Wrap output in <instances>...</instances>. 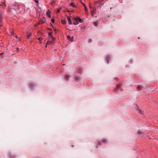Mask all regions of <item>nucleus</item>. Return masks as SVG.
<instances>
[{
	"instance_id": "obj_19",
	"label": "nucleus",
	"mask_w": 158,
	"mask_h": 158,
	"mask_svg": "<svg viewBox=\"0 0 158 158\" xmlns=\"http://www.w3.org/2000/svg\"><path fill=\"white\" fill-rule=\"evenodd\" d=\"M94 26H96V27L98 26V24L96 22H94Z\"/></svg>"
},
{
	"instance_id": "obj_33",
	"label": "nucleus",
	"mask_w": 158,
	"mask_h": 158,
	"mask_svg": "<svg viewBox=\"0 0 158 158\" xmlns=\"http://www.w3.org/2000/svg\"><path fill=\"white\" fill-rule=\"evenodd\" d=\"M15 37L16 38H18L17 36L16 35V36H15Z\"/></svg>"
},
{
	"instance_id": "obj_12",
	"label": "nucleus",
	"mask_w": 158,
	"mask_h": 158,
	"mask_svg": "<svg viewBox=\"0 0 158 158\" xmlns=\"http://www.w3.org/2000/svg\"><path fill=\"white\" fill-rule=\"evenodd\" d=\"M29 86L31 88H32L34 87V85L33 84L31 83L29 84Z\"/></svg>"
},
{
	"instance_id": "obj_18",
	"label": "nucleus",
	"mask_w": 158,
	"mask_h": 158,
	"mask_svg": "<svg viewBox=\"0 0 158 158\" xmlns=\"http://www.w3.org/2000/svg\"><path fill=\"white\" fill-rule=\"evenodd\" d=\"M139 112L141 114H142L143 113V111L141 110H139Z\"/></svg>"
},
{
	"instance_id": "obj_11",
	"label": "nucleus",
	"mask_w": 158,
	"mask_h": 158,
	"mask_svg": "<svg viewBox=\"0 0 158 158\" xmlns=\"http://www.w3.org/2000/svg\"><path fill=\"white\" fill-rule=\"evenodd\" d=\"M6 6V5L4 2H1L0 3V6Z\"/></svg>"
},
{
	"instance_id": "obj_13",
	"label": "nucleus",
	"mask_w": 158,
	"mask_h": 158,
	"mask_svg": "<svg viewBox=\"0 0 158 158\" xmlns=\"http://www.w3.org/2000/svg\"><path fill=\"white\" fill-rule=\"evenodd\" d=\"M52 42H50V41H48L47 43V44H46V47H47V45H49V44H52Z\"/></svg>"
},
{
	"instance_id": "obj_17",
	"label": "nucleus",
	"mask_w": 158,
	"mask_h": 158,
	"mask_svg": "<svg viewBox=\"0 0 158 158\" xmlns=\"http://www.w3.org/2000/svg\"><path fill=\"white\" fill-rule=\"evenodd\" d=\"M48 35H49V36H50L51 38L53 36L52 35V32H49L48 33Z\"/></svg>"
},
{
	"instance_id": "obj_25",
	"label": "nucleus",
	"mask_w": 158,
	"mask_h": 158,
	"mask_svg": "<svg viewBox=\"0 0 158 158\" xmlns=\"http://www.w3.org/2000/svg\"><path fill=\"white\" fill-rule=\"evenodd\" d=\"M61 9V8H60V9H58L57 10V13H59L60 12V10Z\"/></svg>"
},
{
	"instance_id": "obj_23",
	"label": "nucleus",
	"mask_w": 158,
	"mask_h": 158,
	"mask_svg": "<svg viewBox=\"0 0 158 158\" xmlns=\"http://www.w3.org/2000/svg\"><path fill=\"white\" fill-rule=\"evenodd\" d=\"M52 40L53 41H54L55 40V39H56L54 37H52Z\"/></svg>"
},
{
	"instance_id": "obj_3",
	"label": "nucleus",
	"mask_w": 158,
	"mask_h": 158,
	"mask_svg": "<svg viewBox=\"0 0 158 158\" xmlns=\"http://www.w3.org/2000/svg\"><path fill=\"white\" fill-rule=\"evenodd\" d=\"M116 88L115 89V92H117L119 90L121 87V84H117L116 85Z\"/></svg>"
},
{
	"instance_id": "obj_28",
	"label": "nucleus",
	"mask_w": 158,
	"mask_h": 158,
	"mask_svg": "<svg viewBox=\"0 0 158 158\" xmlns=\"http://www.w3.org/2000/svg\"><path fill=\"white\" fill-rule=\"evenodd\" d=\"M4 54V52H2V53H0V55L1 56H2V55H3V54Z\"/></svg>"
},
{
	"instance_id": "obj_35",
	"label": "nucleus",
	"mask_w": 158,
	"mask_h": 158,
	"mask_svg": "<svg viewBox=\"0 0 158 158\" xmlns=\"http://www.w3.org/2000/svg\"><path fill=\"white\" fill-rule=\"evenodd\" d=\"M63 65H64V64H63Z\"/></svg>"
},
{
	"instance_id": "obj_34",
	"label": "nucleus",
	"mask_w": 158,
	"mask_h": 158,
	"mask_svg": "<svg viewBox=\"0 0 158 158\" xmlns=\"http://www.w3.org/2000/svg\"><path fill=\"white\" fill-rule=\"evenodd\" d=\"M19 48H17V50H19Z\"/></svg>"
},
{
	"instance_id": "obj_5",
	"label": "nucleus",
	"mask_w": 158,
	"mask_h": 158,
	"mask_svg": "<svg viewBox=\"0 0 158 158\" xmlns=\"http://www.w3.org/2000/svg\"><path fill=\"white\" fill-rule=\"evenodd\" d=\"M67 18H68V23H69V24H72V21H71V19L68 16H67Z\"/></svg>"
},
{
	"instance_id": "obj_24",
	"label": "nucleus",
	"mask_w": 158,
	"mask_h": 158,
	"mask_svg": "<svg viewBox=\"0 0 158 158\" xmlns=\"http://www.w3.org/2000/svg\"><path fill=\"white\" fill-rule=\"evenodd\" d=\"M73 36L72 38H71L69 40L73 42Z\"/></svg>"
},
{
	"instance_id": "obj_29",
	"label": "nucleus",
	"mask_w": 158,
	"mask_h": 158,
	"mask_svg": "<svg viewBox=\"0 0 158 158\" xmlns=\"http://www.w3.org/2000/svg\"><path fill=\"white\" fill-rule=\"evenodd\" d=\"M89 42H92V40H91V39H90L89 40Z\"/></svg>"
},
{
	"instance_id": "obj_14",
	"label": "nucleus",
	"mask_w": 158,
	"mask_h": 158,
	"mask_svg": "<svg viewBox=\"0 0 158 158\" xmlns=\"http://www.w3.org/2000/svg\"><path fill=\"white\" fill-rule=\"evenodd\" d=\"M71 6H72L73 7H75L76 6L75 5V4L74 3L72 2L71 3Z\"/></svg>"
},
{
	"instance_id": "obj_27",
	"label": "nucleus",
	"mask_w": 158,
	"mask_h": 158,
	"mask_svg": "<svg viewBox=\"0 0 158 158\" xmlns=\"http://www.w3.org/2000/svg\"><path fill=\"white\" fill-rule=\"evenodd\" d=\"M98 143L99 145H101L102 144V143L100 141H99L98 142Z\"/></svg>"
},
{
	"instance_id": "obj_31",
	"label": "nucleus",
	"mask_w": 158,
	"mask_h": 158,
	"mask_svg": "<svg viewBox=\"0 0 158 158\" xmlns=\"http://www.w3.org/2000/svg\"><path fill=\"white\" fill-rule=\"evenodd\" d=\"M98 2H94V3L95 4H96Z\"/></svg>"
},
{
	"instance_id": "obj_4",
	"label": "nucleus",
	"mask_w": 158,
	"mask_h": 158,
	"mask_svg": "<svg viewBox=\"0 0 158 158\" xmlns=\"http://www.w3.org/2000/svg\"><path fill=\"white\" fill-rule=\"evenodd\" d=\"M51 12L49 10H48L46 12V15L50 18H51Z\"/></svg>"
},
{
	"instance_id": "obj_6",
	"label": "nucleus",
	"mask_w": 158,
	"mask_h": 158,
	"mask_svg": "<svg viewBox=\"0 0 158 158\" xmlns=\"http://www.w3.org/2000/svg\"><path fill=\"white\" fill-rule=\"evenodd\" d=\"M106 61H107V63H108L109 61L110 60V57L109 56H107L106 58Z\"/></svg>"
},
{
	"instance_id": "obj_8",
	"label": "nucleus",
	"mask_w": 158,
	"mask_h": 158,
	"mask_svg": "<svg viewBox=\"0 0 158 158\" xmlns=\"http://www.w3.org/2000/svg\"><path fill=\"white\" fill-rule=\"evenodd\" d=\"M44 23V21L42 19H40L38 23L39 24H41Z\"/></svg>"
},
{
	"instance_id": "obj_1",
	"label": "nucleus",
	"mask_w": 158,
	"mask_h": 158,
	"mask_svg": "<svg viewBox=\"0 0 158 158\" xmlns=\"http://www.w3.org/2000/svg\"><path fill=\"white\" fill-rule=\"evenodd\" d=\"M73 24L75 25H77L79 23H82L83 22L82 20L79 17H77L73 19Z\"/></svg>"
},
{
	"instance_id": "obj_16",
	"label": "nucleus",
	"mask_w": 158,
	"mask_h": 158,
	"mask_svg": "<svg viewBox=\"0 0 158 158\" xmlns=\"http://www.w3.org/2000/svg\"><path fill=\"white\" fill-rule=\"evenodd\" d=\"M31 35L30 34H29L28 35H27V37L28 39H30V38L31 37Z\"/></svg>"
},
{
	"instance_id": "obj_20",
	"label": "nucleus",
	"mask_w": 158,
	"mask_h": 158,
	"mask_svg": "<svg viewBox=\"0 0 158 158\" xmlns=\"http://www.w3.org/2000/svg\"><path fill=\"white\" fill-rule=\"evenodd\" d=\"M102 142L104 143H105V144H106V141L105 139H103L102 140Z\"/></svg>"
},
{
	"instance_id": "obj_32",
	"label": "nucleus",
	"mask_w": 158,
	"mask_h": 158,
	"mask_svg": "<svg viewBox=\"0 0 158 158\" xmlns=\"http://www.w3.org/2000/svg\"><path fill=\"white\" fill-rule=\"evenodd\" d=\"M35 2H36V3H37V2H38V1H37V0H36L35 1Z\"/></svg>"
},
{
	"instance_id": "obj_10",
	"label": "nucleus",
	"mask_w": 158,
	"mask_h": 158,
	"mask_svg": "<svg viewBox=\"0 0 158 158\" xmlns=\"http://www.w3.org/2000/svg\"><path fill=\"white\" fill-rule=\"evenodd\" d=\"M75 80L76 82H77L79 81H80V79L79 78L75 77Z\"/></svg>"
},
{
	"instance_id": "obj_26",
	"label": "nucleus",
	"mask_w": 158,
	"mask_h": 158,
	"mask_svg": "<svg viewBox=\"0 0 158 158\" xmlns=\"http://www.w3.org/2000/svg\"><path fill=\"white\" fill-rule=\"evenodd\" d=\"M67 38H68L69 39V40H70V39L71 38V37H70L69 35H68V36H67Z\"/></svg>"
},
{
	"instance_id": "obj_9",
	"label": "nucleus",
	"mask_w": 158,
	"mask_h": 158,
	"mask_svg": "<svg viewBox=\"0 0 158 158\" xmlns=\"http://www.w3.org/2000/svg\"><path fill=\"white\" fill-rule=\"evenodd\" d=\"M61 23L63 24H65L66 23V22L64 20H62L61 21Z\"/></svg>"
},
{
	"instance_id": "obj_21",
	"label": "nucleus",
	"mask_w": 158,
	"mask_h": 158,
	"mask_svg": "<svg viewBox=\"0 0 158 158\" xmlns=\"http://www.w3.org/2000/svg\"><path fill=\"white\" fill-rule=\"evenodd\" d=\"M38 40H42V38L41 37H39L38 38H37Z\"/></svg>"
},
{
	"instance_id": "obj_15",
	"label": "nucleus",
	"mask_w": 158,
	"mask_h": 158,
	"mask_svg": "<svg viewBox=\"0 0 158 158\" xmlns=\"http://www.w3.org/2000/svg\"><path fill=\"white\" fill-rule=\"evenodd\" d=\"M69 77L68 75H66L65 77V79L66 80H69Z\"/></svg>"
},
{
	"instance_id": "obj_7",
	"label": "nucleus",
	"mask_w": 158,
	"mask_h": 158,
	"mask_svg": "<svg viewBox=\"0 0 158 158\" xmlns=\"http://www.w3.org/2000/svg\"><path fill=\"white\" fill-rule=\"evenodd\" d=\"M81 3L83 5L84 7H85V10L86 11H87V8L86 7L84 3L81 2Z\"/></svg>"
},
{
	"instance_id": "obj_30",
	"label": "nucleus",
	"mask_w": 158,
	"mask_h": 158,
	"mask_svg": "<svg viewBox=\"0 0 158 158\" xmlns=\"http://www.w3.org/2000/svg\"><path fill=\"white\" fill-rule=\"evenodd\" d=\"M11 34L12 35H13L14 34V33L13 32H12Z\"/></svg>"
},
{
	"instance_id": "obj_2",
	"label": "nucleus",
	"mask_w": 158,
	"mask_h": 158,
	"mask_svg": "<svg viewBox=\"0 0 158 158\" xmlns=\"http://www.w3.org/2000/svg\"><path fill=\"white\" fill-rule=\"evenodd\" d=\"M12 8L15 10H19V6L17 5H13L12 6Z\"/></svg>"
},
{
	"instance_id": "obj_22",
	"label": "nucleus",
	"mask_w": 158,
	"mask_h": 158,
	"mask_svg": "<svg viewBox=\"0 0 158 158\" xmlns=\"http://www.w3.org/2000/svg\"><path fill=\"white\" fill-rule=\"evenodd\" d=\"M51 22L53 23H54L55 22L54 19H52L51 20Z\"/></svg>"
}]
</instances>
